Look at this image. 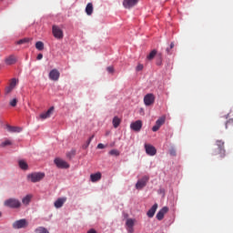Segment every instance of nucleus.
<instances>
[{"instance_id": "obj_1", "label": "nucleus", "mask_w": 233, "mask_h": 233, "mask_svg": "<svg viewBox=\"0 0 233 233\" xmlns=\"http://www.w3.org/2000/svg\"><path fill=\"white\" fill-rule=\"evenodd\" d=\"M4 206L7 207V208H21V200L11 198L5 200Z\"/></svg>"}, {"instance_id": "obj_2", "label": "nucleus", "mask_w": 233, "mask_h": 233, "mask_svg": "<svg viewBox=\"0 0 233 233\" xmlns=\"http://www.w3.org/2000/svg\"><path fill=\"white\" fill-rule=\"evenodd\" d=\"M45 178V172H34L30 175L31 182L37 183Z\"/></svg>"}, {"instance_id": "obj_3", "label": "nucleus", "mask_w": 233, "mask_h": 233, "mask_svg": "<svg viewBox=\"0 0 233 233\" xmlns=\"http://www.w3.org/2000/svg\"><path fill=\"white\" fill-rule=\"evenodd\" d=\"M26 227H28V221L25 218L16 220L13 223V228H15V229L26 228Z\"/></svg>"}, {"instance_id": "obj_4", "label": "nucleus", "mask_w": 233, "mask_h": 233, "mask_svg": "<svg viewBox=\"0 0 233 233\" xmlns=\"http://www.w3.org/2000/svg\"><path fill=\"white\" fill-rule=\"evenodd\" d=\"M216 144L218 147V154L219 155L220 158H224L226 157V150L224 147L225 142L223 140H217Z\"/></svg>"}, {"instance_id": "obj_5", "label": "nucleus", "mask_w": 233, "mask_h": 233, "mask_svg": "<svg viewBox=\"0 0 233 233\" xmlns=\"http://www.w3.org/2000/svg\"><path fill=\"white\" fill-rule=\"evenodd\" d=\"M156 97L154 94L148 93L144 97V104L146 106H150L155 103Z\"/></svg>"}, {"instance_id": "obj_6", "label": "nucleus", "mask_w": 233, "mask_h": 233, "mask_svg": "<svg viewBox=\"0 0 233 233\" xmlns=\"http://www.w3.org/2000/svg\"><path fill=\"white\" fill-rule=\"evenodd\" d=\"M149 180V177L148 176H144L141 179H138L137 184H136V188L137 190H140L142 188H144L147 186V183Z\"/></svg>"}, {"instance_id": "obj_7", "label": "nucleus", "mask_w": 233, "mask_h": 233, "mask_svg": "<svg viewBox=\"0 0 233 233\" xmlns=\"http://www.w3.org/2000/svg\"><path fill=\"white\" fill-rule=\"evenodd\" d=\"M53 35L55 38L61 40L64 37L63 30L59 28L57 25H53L52 27Z\"/></svg>"}, {"instance_id": "obj_8", "label": "nucleus", "mask_w": 233, "mask_h": 233, "mask_svg": "<svg viewBox=\"0 0 233 233\" xmlns=\"http://www.w3.org/2000/svg\"><path fill=\"white\" fill-rule=\"evenodd\" d=\"M139 0H124L123 6L126 9H131L137 5Z\"/></svg>"}, {"instance_id": "obj_9", "label": "nucleus", "mask_w": 233, "mask_h": 233, "mask_svg": "<svg viewBox=\"0 0 233 233\" xmlns=\"http://www.w3.org/2000/svg\"><path fill=\"white\" fill-rule=\"evenodd\" d=\"M165 121H166L165 116L159 117L157 120L156 125L152 127V131L157 132L159 130V128L164 125Z\"/></svg>"}, {"instance_id": "obj_10", "label": "nucleus", "mask_w": 233, "mask_h": 233, "mask_svg": "<svg viewBox=\"0 0 233 233\" xmlns=\"http://www.w3.org/2000/svg\"><path fill=\"white\" fill-rule=\"evenodd\" d=\"M142 126H143L142 121L137 120L131 123L130 128L135 132H139L142 128Z\"/></svg>"}, {"instance_id": "obj_11", "label": "nucleus", "mask_w": 233, "mask_h": 233, "mask_svg": "<svg viewBox=\"0 0 233 233\" xmlns=\"http://www.w3.org/2000/svg\"><path fill=\"white\" fill-rule=\"evenodd\" d=\"M145 149H146L147 154L150 157H154L157 154V149L155 148L154 146H152L150 144H146Z\"/></svg>"}, {"instance_id": "obj_12", "label": "nucleus", "mask_w": 233, "mask_h": 233, "mask_svg": "<svg viewBox=\"0 0 233 233\" xmlns=\"http://www.w3.org/2000/svg\"><path fill=\"white\" fill-rule=\"evenodd\" d=\"M55 164L58 168H68L69 165L66 163V160L61 159V158H56L55 159Z\"/></svg>"}, {"instance_id": "obj_13", "label": "nucleus", "mask_w": 233, "mask_h": 233, "mask_svg": "<svg viewBox=\"0 0 233 233\" xmlns=\"http://www.w3.org/2000/svg\"><path fill=\"white\" fill-rule=\"evenodd\" d=\"M54 114V106H51L48 111H46L42 114H40V118L43 120L50 118L52 115Z\"/></svg>"}, {"instance_id": "obj_14", "label": "nucleus", "mask_w": 233, "mask_h": 233, "mask_svg": "<svg viewBox=\"0 0 233 233\" xmlns=\"http://www.w3.org/2000/svg\"><path fill=\"white\" fill-rule=\"evenodd\" d=\"M60 73L58 72L57 69H53L49 73V79L52 81H57L59 80Z\"/></svg>"}, {"instance_id": "obj_15", "label": "nucleus", "mask_w": 233, "mask_h": 233, "mask_svg": "<svg viewBox=\"0 0 233 233\" xmlns=\"http://www.w3.org/2000/svg\"><path fill=\"white\" fill-rule=\"evenodd\" d=\"M5 65H15L17 63V56L14 55H10L9 56L5 57Z\"/></svg>"}, {"instance_id": "obj_16", "label": "nucleus", "mask_w": 233, "mask_h": 233, "mask_svg": "<svg viewBox=\"0 0 233 233\" xmlns=\"http://www.w3.org/2000/svg\"><path fill=\"white\" fill-rule=\"evenodd\" d=\"M168 211V208L167 207H163L158 213L157 214V220H162L164 218L165 214H167Z\"/></svg>"}, {"instance_id": "obj_17", "label": "nucleus", "mask_w": 233, "mask_h": 233, "mask_svg": "<svg viewBox=\"0 0 233 233\" xmlns=\"http://www.w3.org/2000/svg\"><path fill=\"white\" fill-rule=\"evenodd\" d=\"M66 202V198H58L55 201V208H63V205H65Z\"/></svg>"}, {"instance_id": "obj_18", "label": "nucleus", "mask_w": 233, "mask_h": 233, "mask_svg": "<svg viewBox=\"0 0 233 233\" xmlns=\"http://www.w3.org/2000/svg\"><path fill=\"white\" fill-rule=\"evenodd\" d=\"M101 177H102V174L100 172H96L95 174L90 175V180L93 183L99 181L101 179Z\"/></svg>"}, {"instance_id": "obj_19", "label": "nucleus", "mask_w": 233, "mask_h": 233, "mask_svg": "<svg viewBox=\"0 0 233 233\" xmlns=\"http://www.w3.org/2000/svg\"><path fill=\"white\" fill-rule=\"evenodd\" d=\"M157 209V204L155 203L152 208L147 211V215L148 218H152Z\"/></svg>"}, {"instance_id": "obj_20", "label": "nucleus", "mask_w": 233, "mask_h": 233, "mask_svg": "<svg viewBox=\"0 0 233 233\" xmlns=\"http://www.w3.org/2000/svg\"><path fill=\"white\" fill-rule=\"evenodd\" d=\"M18 166L21 170H28V163H26V161H25L24 159L18 160Z\"/></svg>"}, {"instance_id": "obj_21", "label": "nucleus", "mask_w": 233, "mask_h": 233, "mask_svg": "<svg viewBox=\"0 0 233 233\" xmlns=\"http://www.w3.org/2000/svg\"><path fill=\"white\" fill-rule=\"evenodd\" d=\"M6 127H7L8 132H21L23 130V128L19 127H12L10 125H7Z\"/></svg>"}, {"instance_id": "obj_22", "label": "nucleus", "mask_w": 233, "mask_h": 233, "mask_svg": "<svg viewBox=\"0 0 233 233\" xmlns=\"http://www.w3.org/2000/svg\"><path fill=\"white\" fill-rule=\"evenodd\" d=\"M112 123L114 128H117L121 124V119L118 116H114Z\"/></svg>"}, {"instance_id": "obj_23", "label": "nucleus", "mask_w": 233, "mask_h": 233, "mask_svg": "<svg viewBox=\"0 0 233 233\" xmlns=\"http://www.w3.org/2000/svg\"><path fill=\"white\" fill-rule=\"evenodd\" d=\"M92 13H93V5L92 3H88L86 7V14L90 16Z\"/></svg>"}, {"instance_id": "obj_24", "label": "nucleus", "mask_w": 233, "mask_h": 233, "mask_svg": "<svg viewBox=\"0 0 233 233\" xmlns=\"http://www.w3.org/2000/svg\"><path fill=\"white\" fill-rule=\"evenodd\" d=\"M35 48L38 51H43L45 49V44L42 41H38L35 43Z\"/></svg>"}, {"instance_id": "obj_25", "label": "nucleus", "mask_w": 233, "mask_h": 233, "mask_svg": "<svg viewBox=\"0 0 233 233\" xmlns=\"http://www.w3.org/2000/svg\"><path fill=\"white\" fill-rule=\"evenodd\" d=\"M35 233H50L48 231V229H46V228L45 227H38L36 229H35Z\"/></svg>"}, {"instance_id": "obj_26", "label": "nucleus", "mask_w": 233, "mask_h": 233, "mask_svg": "<svg viewBox=\"0 0 233 233\" xmlns=\"http://www.w3.org/2000/svg\"><path fill=\"white\" fill-rule=\"evenodd\" d=\"M157 54V51L156 49H153L150 52V54L147 56V60H153Z\"/></svg>"}, {"instance_id": "obj_27", "label": "nucleus", "mask_w": 233, "mask_h": 233, "mask_svg": "<svg viewBox=\"0 0 233 233\" xmlns=\"http://www.w3.org/2000/svg\"><path fill=\"white\" fill-rule=\"evenodd\" d=\"M134 224H135V220H134L133 218H127V219L126 225H127L128 228H133V227H134Z\"/></svg>"}, {"instance_id": "obj_28", "label": "nucleus", "mask_w": 233, "mask_h": 233, "mask_svg": "<svg viewBox=\"0 0 233 233\" xmlns=\"http://www.w3.org/2000/svg\"><path fill=\"white\" fill-rule=\"evenodd\" d=\"M109 155L112 157H118L120 155V153L117 149H111L109 151Z\"/></svg>"}, {"instance_id": "obj_29", "label": "nucleus", "mask_w": 233, "mask_h": 233, "mask_svg": "<svg viewBox=\"0 0 233 233\" xmlns=\"http://www.w3.org/2000/svg\"><path fill=\"white\" fill-rule=\"evenodd\" d=\"M18 81L15 78H12L10 83H9V86H11L12 88H15V86L17 85Z\"/></svg>"}, {"instance_id": "obj_30", "label": "nucleus", "mask_w": 233, "mask_h": 233, "mask_svg": "<svg viewBox=\"0 0 233 233\" xmlns=\"http://www.w3.org/2000/svg\"><path fill=\"white\" fill-rule=\"evenodd\" d=\"M23 205H29L30 203V195H27L22 199Z\"/></svg>"}, {"instance_id": "obj_31", "label": "nucleus", "mask_w": 233, "mask_h": 233, "mask_svg": "<svg viewBox=\"0 0 233 233\" xmlns=\"http://www.w3.org/2000/svg\"><path fill=\"white\" fill-rule=\"evenodd\" d=\"M10 145H12V142H11L10 140H5L4 142H2V143L0 144V147H1L2 148H5V147H8V146H10Z\"/></svg>"}, {"instance_id": "obj_32", "label": "nucleus", "mask_w": 233, "mask_h": 233, "mask_svg": "<svg viewBox=\"0 0 233 233\" xmlns=\"http://www.w3.org/2000/svg\"><path fill=\"white\" fill-rule=\"evenodd\" d=\"M28 41H30L29 38H23V39L17 41L16 45H25V43H28Z\"/></svg>"}, {"instance_id": "obj_33", "label": "nucleus", "mask_w": 233, "mask_h": 233, "mask_svg": "<svg viewBox=\"0 0 233 233\" xmlns=\"http://www.w3.org/2000/svg\"><path fill=\"white\" fill-rule=\"evenodd\" d=\"M17 98H13L12 100H10L9 105L10 106H17Z\"/></svg>"}, {"instance_id": "obj_34", "label": "nucleus", "mask_w": 233, "mask_h": 233, "mask_svg": "<svg viewBox=\"0 0 233 233\" xmlns=\"http://www.w3.org/2000/svg\"><path fill=\"white\" fill-rule=\"evenodd\" d=\"M228 127H233V118H230V119L226 123V128L228 129Z\"/></svg>"}, {"instance_id": "obj_35", "label": "nucleus", "mask_w": 233, "mask_h": 233, "mask_svg": "<svg viewBox=\"0 0 233 233\" xmlns=\"http://www.w3.org/2000/svg\"><path fill=\"white\" fill-rule=\"evenodd\" d=\"M12 90H14V87L8 86L7 87H5V95L8 96V94H10L12 92Z\"/></svg>"}, {"instance_id": "obj_36", "label": "nucleus", "mask_w": 233, "mask_h": 233, "mask_svg": "<svg viewBox=\"0 0 233 233\" xmlns=\"http://www.w3.org/2000/svg\"><path fill=\"white\" fill-rule=\"evenodd\" d=\"M75 154H76V150H71L70 152H68V153L66 154V157H67L68 158H72L73 157H75Z\"/></svg>"}, {"instance_id": "obj_37", "label": "nucleus", "mask_w": 233, "mask_h": 233, "mask_svg": "<svg viewBox=\"0 0 233 233\" xmlns=\"http://www.w3.org/2000/svg\"><path fill=\"white\" fill-rule=\"evenodd\" d=\"M169 154L171 157H176V155H177L176 149L174 147H171L169 150Z\"/></svg>"}, {"instance_id": "obj_38", "label": "nucleus", "mask_w": 233, "mask_h": 233, "mask_svg": "<svg viewBox=\"0 0 233 233\" xmlns=\"http://www.w3.org/2000/svg\"><path fill=\"white\" fill-rule=\"evenodd\" d=\"M106 71H107L109 74H114L115 69H114V67H113L112 66H107V67H106Z\"/></svg>"}, {"instance_id": "obj_39", "label": "nucleus", "mask_w": 233, "mask_h": 233, "mask_svg": "<svg viewBox=\"0 0 233 233\" xmlns=\"http://www.w3.org/2000/svg\"><path fill=\"white\" fill-rule=\"evenodd\" d=\"M143 68H144V66L142 64H138L137 66V71L140 72V71L143 70Z\"/></svg>"}, {"instance_id": "obj_40", "label": "nucleus", "mask_w": 233, "mask_h": 233, "mask_svg": "<svg viewBox=\"0 0 233 233\" xmlns=\"http://www.w3.org/2000/svg\"><path fill=\"white\" fill-rule=\"evenodd\" d=\"M89 145H90V140H87L86 143H85V144L82 146L83 149H86Z\"/></svg>"}, {"instance_id": "obj_41", "label": "nucleus", "mask_w": 233, "mask_h": 233, "mask_svg": "<svg viewBox=\"0 0 233 233\" xmlns=\"http://www.w3.org/2000/svg\"><path fill=\"white\" fill-rule=\"evenodd\" d=\"M104 148H106V146H105L104 144L99 143V144L97 145V149H104Z\"/></svg>"}, {"instance_id": "obj_42", "label": "nucleus", "mask_w": 233, "mask_h": 233, "mask_svg": "<svg viewBox=\"0 0 233 233\" xmlns=\"http://www.w3.org/2000/svg\"><path fill=\"white\" fill-rule=\"evenodd\" d=\"M171 48L170 47H167V49H166V53L168 55V56H170V55H172V52H171Z\"/></svg>"}, {"instance_id": "obj_43", "label": "nucleus", "mask_w": 233, "mask_h": 233, "mask_svg": "<svg viewBox=\"0 0 233 233\" xmlns=\"http://www.w3.org/2000/svg\"><path fill=\"white\" fill-rule=\"evenodd\" d=\"M37 60H42L43 59V54H38V56H36Z\"/></svg>"}, {"instance_id": "obj_44", "label": "nucleus", "mask_w": 233, "mask_h": 233, "mask_svg": "<svg viewBox=\"0 0 233 233\" xmlns=\"http://www.w3.org/2000/svg\"><path fill=\"white\" fill-rule=\"evenodd\" d=\"M157 66H162V59L157 61Z\"/></svg>"}, {"instance_id": "obj_45", "label": "nucleus", "mask_w": 233, "mask_h": 233, "mask_svg": "<svg viewBox=\"0 0 233 233\" xmlns=\"http://www.w3.org/2000/svg\"><path fill=\"white\" fill-rule=\"evenodd\" d=\"M87 233H97L96 229L90 228Z\"/></svg>"}, {"instance_id": "obj_46", "label": "nucleus", "mask_w": 233, "mask_h": 233, "mask_svg": "<svg viewBox=\"0 0 233 233\" xmlns=\"http://www.w3.org/2000/svg\"><path fill=\"white\" fill-rule=\"evenodd\" d=\"M127 231H128V233H133V232H134L133 227L128 228H127Z\"/></svg>"}, {"instance_id": "obj_47", "label": "nucleus", "mask_w": 233, "mask_h": 233, "mask_svg": "<svg viewBox=\"0 0 233 233\" xmlns=\"http://www.w3.org/2000/svg\"><path fill=\"white\" fill-rule=\"evenodd\" d=\"M174 46H175L174 42H171L169 48H170V49H173V48H174Z\"/></svg>"}, {"instance_id": "obj_48", "label": "nucleus", "mask_w": 233, "mask_h": 233, "mask_svg": "<svg viewBox=\"0 0 233 233\" xmlns=\"http://www.w3.org/2000/svg\"><path fill=\"white\" fill-rule=\"evenodd\" d=\"M93 138H94V135H92L87 141H90V143H91Z\"/></svg>"}, {"instance_id": "obj_49", "label": "nucleus", "mask_w": 233, "mask_h": 233, "mask_svg": "<svg viewBox=\"0 0 233 233\" xmlns=\"http://www.w3.org/2000/svg\"><path fill=\"white\" fill-rule=\"evenodd\" d=\"M218 155V152L217 151H214L213 152V156H217Z\"/></svg>"}, {"instance_id": "obj_50", "label": "nucleus", "mask_w": 233, "mask_h": 233, "mask_svg": "<svg viewBox=\"0 0 233 233\" xmlns=\"http://www.w3.org/2000/svg\"><path fill=\"white\" fill-rule=\"evenodd\" d=\"M3 216V213L0 211V218Z\"/></svg>"}, {"instance_id": "obj_51", "label": "nucleus", "mask_w": 233, "mask_h": 233, "mask_svg": "<svg viewBox=\"0 0 233 233\" xmlns=\"http://www.w3.org/2000/svg\"><path fill=\"white\" fill-rule=\"evenodd\" d=\"M27 178L30 179V175H27Z\"/></svg>"}]
</instances>
